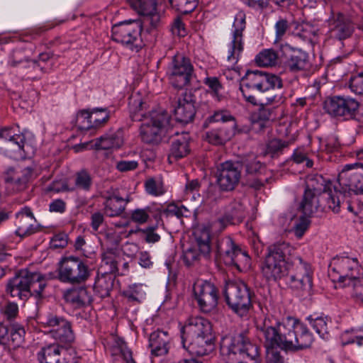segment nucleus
<instances>
[{
    "mask_svg": "<svg viewBox=\"0 0 363 363\" xmlns=\"http://www.w3.org/2000/svg\"><path fill=\"white\" fill-rule=\"evenodd\" d=\"M274 108L262 106L258 111L255 125H257L259 130L264 129L267 123L275 118Z\"/></svg>",
    "mask_w": 363,
    "mask_h": 363,
    "instance_id": "45",
    "label": "nucleus"
},
{
    "mask_svg": "<svg viewBox=\"0 0 363 363\" xmlns=\"http://www.w3.org/2000/svg\"><path fill=\"white\" fill-rule=\"evenodd\" d=\"M103 265L101 268L106 267L107 270L104 272H108L113 274L119 271V266L121 263V257L116 255L113 251H107L103 255Z\"/></svg>",
    "mask_w": 363,
    "mask_h": 363,
    "instance_id": "42",
    "label": "nucleus"
},
{
    "mask_svg": "<svg viewBox=\"0 0 363 363\" xmlns=\"http://www.w3.org/2000/svg\"><path fill=\"white\" fill-rule=\"evenodd\" d=\"M144 288L143 284H134L125 290L123 295L129 301L140 302L145 294Z\"/></svg>",
    "mask_w": 363,
    "mask_h": 363,
    "instance_id": "52",
    "label": "nucleus"
},
{
    "mask_svg": "<svg viewBox=\"0 0 363 363\" xmlns=\"http://www.w3.org/2000/svg\"><path fill=\"white\" fill-rule=\"evenodd\" d=\"M183 347L193 356L209 354L214 350L213 337L182 338Z\"/></svg>",
    "mask_w": 363,
    "mask_h": 363,
    "instance_id": "29",
    "label": "nucleus"
},
{
    "mask_svg": "<svg viewBox=\"0 0 363 363\" xmlns=\"http://www.w3.org/2000/svg\"><path fill=\"white\" fill-rule=\"evenodd\" d=\"M199 0H169L172 6L184 14L193 11L198 5Z\"/></svg>",
    "mask_w": 363,
    "mask_h": 363,
    "instance_id": "51",
    "label": "nucleus"
},
{
    "mask_svg": "<svg viewBox=\"0 0 363 363\" xmlns=\"http://www.w3.org/2000/svg\"><path fill=\"white\" fill-rule=\"evenodd\" d=\"M329 274L339 282H350L363 277V268L359 266L357 258L338 257L333 259L330 264Z\"/></svg>",
    "mask_w": 363,
    "mask_h": 363,
    "instance_id": "15",
    "label": "nucleus"
},
{
    "mask_svg": "<svg viewBox=\"0 0 363 363\" xmlns=\"http://www.w3.org/2000/svg\"><path fill=\"white\" fill-rule=\"evenodd\" d=\"M283 53L284 65L290 72H298L309 67V56L301 49L294 48L286 45L283 48Z\"/></svg>",
    "mask_w": 363,
    "mask_h": 363,
    "instance_id": "26",
    "label": "nucleus"
},
{
    "mask_svg": "<svg viewBox=\"0 0 363 363\" xmlns=\"http://www.w3.org/2000/svg\"><path fill=\"white\" fill-rule=\"evenodd\" d=\"M293 250L286 242H278L268 247L261 266L262 274L267 281H277L288 274L286 262Z\"/></svg>",
    "mask_w": 363,
    "mask_h": 363,
    "instance_id": "5",
    "label": "nucleus"
},
{
    "mask_svg": "<svg viewBox=\"0 0 363 363\" xmlns=\"http://www.w3.org/2000/svg\"><path fill=\"white\" fill-rule=\"evenodd\" d=\"M359 107V102L350 97H329L323 103V108L327 113L333 118L344 121L354 119Z\"/></svg>",
    "mask_w": 363,
    "mask_h": 363,
    "instance_id": "14",
    "label": "nucleus"
},
{
    "mask_svg": "<svg viewBox=\"0 0 363 363\" xmlns=\"http://www.w3.org/2000/svg\"><path fill=\"white\" fill-rule=\"evenodd\" d=\"M162 208L148 206L144 208H135L131 212L130 220L138 224H144L147 222L150 216L152 215L157 223L161 220Z\"/></svg>",
    "mask_w": 363,
    "mask_h": 363,
    "instance_id": "35",
    "label": "nucleus"
},
{
    "mask_svg": "<svg viewBox=\"0 0 363 363\" xmlns=\"http://www.w3.org/2000/svg\"><path fill=\"white\" fill-rule=\"evenodd\" d=\"M194 297L200 310L205 313L214 311L218 301V290L212 283L201 281L193 287Z\"/></svg>",
    "mask_w": 363,
    "mask_h": 363,
    "instance_id": "19",
    "label": "nucleus"
},
{
    "mask_svg": "<svg viewBox=\"0 0 363 363\" xmlns=\"http://www.w3.org/2000/svg\"><path fill=\"white\" fill-rule=\"evenodd\" d=\"M245 14L242 11H239L233 22V40L229 45L227 56L228 67L230 69H234L243 50L242 32L245 28Z\"/></svg>",
    "mask_w": 363,
    "mask_h": 363,
    "instance_id": "21",
    "label": "nucleus"
},
{
    "mask_svg": "<svg viewBox=\"0 0 363 363\" xmlns=\"http://www.w3.org/2000/svg\"><path fill=\"white\" fill-rule=\"evenodd\" d=\"M240 162L242 163V167L245 166L247 174L265 175L268 174L269 172H271L270 171H268L266 167L256 158L245 159Z\"/></svg>",
    "mask_w": 363,
    "mask_h": 363,
    "instance_id": "43",
    "label": "nucleus"
},
{
    "mask_svg": "<svg viewBox=\"0 0 363 363\" xmlns=\"http://www.w3.org/2000/svg\"><path fill=\"white\" fill-rule=\"evenodd\" d=\"M277 53L272 49H266L260 52L255 57V62L259 67H272L277 64Z\"/></svg>",
    "mask_w": 363,
    "mask_h": 363,
    "instance_id": "44",
    "label": "nucleus"
},
{
    "mask_svg": "<svg viewBox=\"0 0 363 363\" xmlns=\"http://www.w3.org/2000/svg\"><path fill=\"white\" fill-rule=\"evenodd\" d=\"M131 6L143 16L140 21L147 28V32L150 33L153 30L160 28L162 23V16L157 9V0H130Z\"/></svg>",
    "mask_w": 363,
    "mask_h": 363,
    "instance_id": "20",
    "label": "nucleus"
},
{
    "mask_svg": "<svg viewBox=\"0 0 363 363\" xmlns=\"http://www.w3.org/2000/svg\"><path fill=\"white\" fill-rule=\"evenodd\" d=\"M65 346L59 344H50L45 347L38 353V359L40 363H57L58 358L61 357L62 348Z\"/></svg>",
    "mask_w": 363,
    "mask_h": 363,
    "instance_id": "40",
    "label": "nucleus"
},
{
    "mask_svg": "<svg viewBox=\"0 0 363 363\" xmlns=\"http://www.w3.org/2000/svg\"><path fill=\"white\" fill-rule=\"evenodd\" d=\"M90 275L89 266L78 257H63L59 262L57 277L62 283L81 284L84 283Z\"/></svg>",
    "mask_w": 363,
    "mask_h": 363,
    "instance_id": "12",
    "label": "nucleus"
},
{
    "mask_svg": "<svg viewBox=\"0 0 363 363\" xmlns=\"http://www.w3.org/2000/svg\"><path fill=\"white\" fill-rule=\"evenodd\" d=\"M224 296L228 306L240 316L245 315L252 306L250 289L243 281H227Z\"/></svg>",
    "mask_w": 363,
    "mask_h": 363,
    "instance_id": "11",
    "label": "nucleus"
},
{
    "mask_svg": "<svg viewBox=\"0 0 363 363\" xmlns=\"http://www.w3.org/2000/svg\"><path fill=\"white\" fill-rule=\"evenodd\" d=\"M147 28L150 26L138 20L120 22L112 27V39L138 51L143 35L148 33Z\"/></svg>",
    "mask_w": 363,
    "mask_h": 363,
    "instance_id": "10",
    "label": "nucleus"
},
{
    "mask_svg": "<svg viewBox=\"0 0 363 363\" xmlns=\"http://www.w3.org/2000/svg\"><path fill=\"white\" fill-rule=\"evenodd\" d=\"M115 281V276L108 272L98 274L96 279L94 290L101 298L108 297L112 291Z\"/></svg>",
    "mask_w": 363,
    "mask_h": 363,
    "instance_id": "34",
    "label": "nucleus"
},
{
    "mask_svg": "<svg viewBox=\"0 0 363 363\" xmlns=\"http://www.w3.org/2000/svg\"><path fill=\"white\" fill-rule=\"evenodd\" d=\"M65 322H69L67 319L57 314L49 313L43 318L42 323L45 328H49V333L52 336L55 334V331L61 329V323Z\"/></svg>",
    "mask_w": 363,
    "mask_h": 363,
    "instance_id": "47",
    "label": "nucleus"
},
{
    "mask_svg": "<svg viewBox=\"0 0 363 363\" xmlns=\"http://www.w3.org/2000/svg\"><path fill=\"white\" fill-rule=\"evenodd\" d=\"M220 352L236 363H256L259 347L242 332L228 334L221 338Z\"/></svg>",
    "mask_w": 363,
    "mask_h": 363,
    "instance_id": "3",
    "label": "nucleus"
},
{
    "mask_svg": "<svg viewBox=\"0 0 363 363\" xmlns=\"http://www.w3.org/2000/svg\"><path fill=\"white\" fill-rule=\"evenodd\" d=\"M306 191H311L314 194L325 196L327 204L330 209L334 213L340 211V198L339 196H335L326 190V185L325 184L324 178L321 175H314L308 177L306 184Z\"/></svg>",
    "mask_w": 363,
    "mask_h": 363,
    "instance_id": "25",
    "label": "nucleus"
},
{
    "mask_svg": "<svg viewBox=\"0 0 363 363\" xmlns=\"http://www.w3.org/2000/svg\"><path fill=\"white\" fill-rule=\"evenodd\" d=\"M350 88L356 94L363 95V72L350 78Z\"/></svg>",
    "mask_w": 363,
    "mask_h": 363,
    "instance_id": "64",
    "label": "nucleus"
},
{
    "mask_svg": "<svg viewBox=\"0 0 363 363\" xmlns=\"http://www.w3.org/2000/svg\"><path fill=\"white\" fill-rule=\"evenodd\" d=\"M289 144V142L279 139H272L267 145L266 152L272 157H274L281 153L284 148L288 147Z\"/></svg>",
    "mask_w": 363,
    "mask_h": 363,
    "instance_id": "54",
    "label": "nucleus"
},
{
    "mask_svg": "<svg viewBox=\"0 0 363 363\" xmlns=\"http://www.w3.org/2000/svg\"><path fill=\"white\" fill-rule=\"evenodd\" d=\"M64 298L76 308L82 307L91 302V297L85 287L71 288L64 292Z\"/></svg>",
    "mask_w": 363,
    "mask_h": 363,
    "instance_id": "33",
    "label": "nucleus"
},
{
    "mask_svg": "<svg viewBox=\"0 0 363 363\" xmlns=\"http://www.w3.org/2000/svg\"><path fill=\"white\" fill-rule=\"evenodd\" d=\"M297 30L305 33V42L311 43L313 37L317 35L318 29L308 22H303L298 26Z\"/></svg>",
    "mask_w": 363,
    "mask_h": 363,
    "instance_id": "61",
    "label": "nucleus"
},
{
    "mask_svg": "<svg viewBox=\"0 0 363 363\" xmlns=\"http://www.w3.org/2000/svg\"><path fill=\"white\" fill-rule=\"evenodd\" d=\"M213 337L211 322L201 316L189 318L181 328V338Z\"/></svg>",
    "mask_w": 363,
    "mask_h": 363,
    "instance_id": "24",
    "label": "nucleus"
},
{
    "mask_svg": "<svg viewBox=\"0 0 363 363\" xmlns=\"http://www.w3.org/2000/svg\"><path fill=\"white\" fill-rule=\"evenodd\" d=\"M61 329L55 331L52 337L57 341L56 344L70 347V345L74 340V334L72 329L70 322L61 323Z\"/></svg>",
    "mask_w": 363,
    "mask_h": 363,
    "instance_id": "38",
    "label": "nucleus"
},
{
    "mask_svg": "<svg viewBox=\"0 0 363 363\" xmlns=\"http://www.w3.org/2000/svg\"><path fill=\"white\" fill-rule=\"evenodd\" d=\"M328 26L330 38L339 40L350 37L354 28L351 20L340 13L333 15L328 21Z\"/></svg>",
    "mask_w": 363,
    "mask_h": 363,
    "instance_id": "27",
    "label": "nucleus"
},
{
    "mask_svg": "<svg viewBox=\"0 0 363 363\" xmlns=\"http://www.w3.org/2000/svg\"><path fill=\"white\" fill-rule=\"evenodd\" d=\"M205 84L211 90L214 96L220 101L222 98L220 91L223 86L217 77H207L205 79Z\"/></svg>",
    "mask_w": 363,
    "mask_h": 363,
    "instance_id": "63",
    "label": "nucleus"
},
{
    "mask_svg": "<svg viewBox=\"0 0 363 363\" xmlns=\"http://www.w3.org/2000/svg\"><path fill=\"white\" fill-rule=\"evenodd\" d=\"M26 50L17 49L13 51L9 64L11 67L18 68V74L23 79H35L38 74L44 72L38 61L30 60Z\"/></svg>",
    "mask_w": 363,
    "mask_h": 363,
    "instance_id": "17",
    "label": "nucleus"
},
{
    "mask_svg": "<svg viewBox=\"0 0 363 363\" xmlns=\"http://www.w3.org/2000/svg\"><path fill=\"white\" fill-rule=\"evenodd\" d=\"M307 216H301L294 224L293 232L297 238H301L310 225V220Z\"/></svg>",
    "mask_w": 363,
    "mask_h": 363,
    "instance_id": "60",
    "label": "nucleus"
},
{
    "mask_svg": "<svg viewBox=\"0 0 363 363\" xmlns=\"http://www.w3.org/2000/svg\"><path fill=\"white\" fill-rule=\"evenodd\" d=\"M33 174V168L26 167L21 171L10 169L7 172L5 182L16 189V191L23 190L26 183Z\"/></svg>",
    "mask_w": 363,
    "mask_h": 363,
    "instance_id": "32",
    "label": "nucleus"
},
{
    "mask_svg": "<svg viewBox=\"0 0 363 363\" xmlns=\"http://www.w3.org/2000/svg\"><path fill=\"white\" fill-rule=\"evenodd\" d=\"M157 225L149 226L144 229H138L143 234L144 240L148 243H155L160 240V235L157 232Z\"/></svg>",
    "mask_w": 363,
    "mask_h": 363,
    "instance_id": "59",
    "label": "nucleus"
},
{
    "mask_svg": "<svg viewBox=\"0 0 363 363\" xmlns=\"http://www.w3.org/2000/svg\"><path fill=\"white\" fill-rule=\"evenodd\" d=\"M0 149L15 160L31 156L35 149L26 140L23 133H16L13 127L0 128Z\"/></svg>",
    "mask_w": 363,
    "mask_h": 363,
    "instance_id": "6",
    "label": "nucleus"
},
{
    "mask_svg": "<svg viewBox=\"0 0 363 363\" xmlns=\"http://www.w3.org/2000/svg\"><path fill=\"white\" fill-rule=\"evenodd\" d=\"M17 229L16 234L21 238L29 236L35 233L38 228L34 224L35 220L30 216H24L23 213L17 214Z\"/></svg>",
    "mask_w": 363,
    "mask_h": 363,
    "instance_id": "37",
    "label": "nucleus"
},
{
    "mask_svg": "<svg viewBox=\"0 0 363 363\" xmlns=\"http://www.w3.org/2000/svg\"><path fill=\"white\" fill-rule=\"evenodd\" d=\"M75 185L78 189L89 190L91 185V178L85 170H81L76 174Z\"/></svg>",
    "mask_w": 363,
    "mask_h": 363,
    "instance_id": "56",
    "label": "nucleus"
},
{
    "mask_svg": "<svg viewBox=\"0 0 363 363\" xmlns=\"http://www.w3.org/2000/svg\"><path fill=\"white\" fill-rule=\"evenodd\" d=\"M347 285L351 288V297L357 303L363 304V277L354 279L347 282Z\"/></svg>",
    "mask_w": 363,
    "mask_h": 363,
    "instance_id": "50",
    "label": "nucleus"
},
{
    "mask_svg": "<svg viewBox=\"0 0 363 363\" xmlns=\"http://www.w3.org/2000/svg\"><path fill=\"white\" fill-rule=\"evenodd\" d=\"M111 354L113 356H121L125 363H136L133 358L132 352L129 350L123 340H118L112 347Z\"/></svg>",
    "mask_w": 363,
    "mask_h": 363,
    "instance_id": "48",
    "label": "nucleus"
},
{
    "mask_svg": "<svg viewBox=\"0 0 363 363\" xmlns=\"http://www.w3.org/2000/svg\"><path fill=\"white\" fill-rule=\"evenodd\" d=\"M145 187L147 193L152 196H160L164 192L162 182H157L153 178L145 181Z\"/></svg>",
    "mask_w": 363,
    "mask_h": 363,
    "instance_id": "57",
    "label": "nucleus"
},
{
    "mask_svg": "<svg viewBox=\"0 0 363 363\" xmlns=\"http://www.w3.org/2000/svg\"><path fill=\"white\" fill-rule=\"evenodd\" d=\"M123 143L120 133L110 135L101 136L95 140L84 142L74 146L76 152H81L85 149L95 148L96 150H108L120 147Z\"/></svg>",
    "mask_w": 363,
    "mask_h": 363,
    "instance_id": "28",
    "label": "nucleus"
},
{
    "mask_svg": "<svg viewBox=\"0 0 363 363\" xmlns=\"http://www.w3.org/2000/svg\"><path fill=\"white\" fill-rule=\"evenodd\" d=\"M242 163L240 161H225L217 166L216 183L223 191L233 190L241 177Z\"/></svg>",
    "mask_w": 363,
    "mask_h": 363,
    "instance_id": "16",
    "label": "nucleus"
},
{
    "mask_svg": "<svg viewBox=\"0 0 363 363\" xmlns=\"http://www.w3.org/2000/svg\"><path fill=\"white\" fill-rule=\"evenodd\" d=\"M283 84L281 78L275 74L255 70L248 71L242 78L240 90L245 100L257 104V95L270 90L278 89L276 94L267 97V104H274L277 106L284 102V96L281 91Z\"/></svg>",
    "mask_w": 363,
    "mask_h": 363,
    "instance_id": "2",
    "label": "nucleus"
},
{
    "mask_svg": "<svg viewBox=\"0 0 363 363\" xmlns=\"http://www.w3.org/2000/svg\"><path fill=\"white\" fill-rule=\"evenodd\" d=\"M91 112L82 110L77 113V124L80 130H88L93 128L91 123Z\"/></svg>",
    "mask_w": 363,
    "mask_h": 363,
    "instance_id": "55",
    "label": "nucleus"
},
{
    "mask_svg": "<svg viewBox=\"0 0 363 363\" xmlns=\"http://www.w3.org/2000/svg\"><path fill=\"white\" fill-rule=\"evenodd\" d=\"M91 123L93 128L100 127L101 125L107 122L109 118V113L106 109L95 108L91 111Z\"/></svg>",
    "mask_w": 363,
    "mask_h": 363,
    "instance_id": "53",
    "label": "nucleus"
},
{
    "mask_svg": "<svg viewBox=\"0 0 363 363\" xmlns=\"http://www.w3.org/2000/svg\"><path fill=\"white\" fill-rule=\"evenodd\" d=\"M216 248L220 257L226 265L235 267L240 272L250 269V257L230 237L226 236L218 240Z\"/></svg>",
    "mask_w": 363,
    "mask_h": 363,
    "instance_id": "9",
    "label": "nucleus"
},
{
    "mask_svg": "<svg viewBox=\"0 0 363 363\" xmlns=\"http://www.w3.org/2000/svg\"><path fill=\"white\" fill-rule=\"evenodd\" d=\"M25 333V330L21 325L17 323H12L6 348L14 350L19 347L23 342Z\"/></svg>",
    "mask_w": 363,
    "mask_h": 363,
    "instance_id": "41",
    "label": "nucleus"
},
{
    "mask_svg": "<svg viewBox=\"0 0 363 363\" xmlns=\"http://www.w3.org/2000/svg\"><path fill=\"white\" fill-rule=\"evenodd\" d=\"M225 213L229 215L237 224L241 223L246 215L243 204L237 201L230 204Z\"/></svg>",
    "mask_w": 363,
    "mask_h": 363,
    "instance_id": "49",
    "label": "nucleus"
},
{
    "mask_svg": "<svg viewBox=\"0 0 363 363\" xmlns=\"http://www.w3.org/2000/svg\"><path fill=\"white\" fill-rule=\"evenodd\" d=\"M196 245L199 252L196 247H189L183 252L182 259L184 264L190 267L199 260L201 255L207 256L211 252V235L210 230L206 227L197 228L194 233Z\"/></svg>",
    "mask_w": 363,
    "mask_h": 363,
    "instance_id": "18",
    "label": "nucleus"
},
{
    "mask_svg": "<svg viewBox=\"0 0 363 363\" xmlns=\"http://www.w3.org/2000/svg\"><path fill=\"white\" fill-rule=\"evenodd\" d=\"M169 116L164 111H152L145 116L140 128L141 140L147 144L157 145L165 133Z\"/></svg>",
    "mask_w": 363,
    "mask_h": 363,
    "instance_id": "8",
    "label": "nucleus"
},
{
    "mask_svg": "<svg viewBox=\"0 0 363 363\" xmlns=\"http://www.w3.org/2000/svg\"><path fill=\"white\" fill-rule=\"evenodd\" d=\"M196 99L191 91H184L172 101L173 112L177 121L182 123L191 122L196 114Z\"/></svg>",
    "mask_w": 363,
    "mask_h": 363,
    "instance_id": "23",
    "label": "nucleus"
},
{
    "mask_svg": "<svg viewBox=\"0 0 363 363\" xmlns=\"http://www.w3.org/2000/svg\"><path fill=\"white\" fill-rule=\"evenodd\" d=\"M235 127L236 123L233 121L230 123H220L216 128L225 143L234 135Z\"/></svg>",
    "mask_w": 363,
    "mask_h": 363,
    "instance_id": "58",
    "label": "nucleus"
},
{
    "mask_svg": "<svg viewBox=\"0 0 363 363\" xmlns=\"http://www.w3.org/2000/svg\"><path fill=\"white\" fill-rule=\"evenodd\" d=\"M310 325L315 332L323 338L325 337L329 333V323L330 320L327 317H317L313 318L311 315L308 318Z\"/></svg>",
    "mask_w": 363,
    "mask_h": 363,
    "instance_id": "46",
    "label": "nucleus"
},
{
    "mask_svg": "<svg viewBox=\"0 0 363 363\" xmlns=\"http://www.w3.org/2000/svg\"><path fill=\"white\" fill-rule=\"evenodd\" d=\"M45 286V280L41 274L24 269L9 281L6 291L12 297L25 301L31 296L41 297Z\"/></svg>",
    "mask_w": 363,
    "mask_h": 363,
    "instance_id": "4",
    "label": "nucleus"
},
{
    "mask_svg": "<svg viewBox=\"0 0 363 363\" xmlns=\"http://www.w3.org/2000/svg\"><path fill=\"white\" fill-rule=\"evenodd\" d=\"M335 191L346 198L352 193L363 194V164L356 162L344 166L337 177Z\"/></svg>",
    "mask_w": 363,
    "mask_h": 363,
    "instance_id": "7",
    "label": "nucleus"
},
{
    "mask_svg": "<svg viewBox=\"0 0 363 363\" xmlns=\"http://www.w3.org/2000/svg\"><path fill=\"white\" fill-rule=\"evenodd\" d=\"M148 347L152 356L165 355L171 347V337L166 331H154L150 335Z\"/></svg>",
    "mask_w": 363,
    "mask_h": 363,
    "instance_id": "30",
    "label": "nucleus"
},
{
    "mask_svg": "<svg viewBox=\"0 0 363 363\" xmlns=\"http://www.w3.org/2000/svg\"><path fill=\"white\" fill-rule=\"evenodd\" d=\"M190 152L189 137L186 133H182L172 140L168 160L170 163L186 157Z\"/></svg>",
    "mask_w": 363,
    "mask_h": 363,
    "instance_id": "31",
    "label": "nucleus"
},
{
    "mask_svg": "<svg viewBox=\"0 0 363 363\" xmlns=\"http://www.w3.org/2000/svg\"><path fill=\"white\" fill-rule=\"evenodd\" d=\"M257 329L267 348L297 351L309 347L313 341L306 325L292 317L281 323L273 316L265 317L257 322Z\"/></svg>",
    "mask_w": 363,
    "mask_h": 363,
    "instance_id": "1",
    "label": "nucleus"
},
{
    "mask_svg": "<svg viewBox=\"0 0 363 363\" xmlns=\"http://www.w3.org/2000/svg\"><path fill=\"white\" fill-rule=\"evenodd\" d=\"M293 268L288 270L290 287L301 295L309 294L312 289V270L310 265L300 257H296L291 261Z\"/></svg>",
    "mask_w": 363,
    "mask_h": 363,
    "instance_id": "13",
    "label": "nucleus"
},
{
    "mask_svg": "<svg viewBox=\"0 0 363 363\" xmlns=\"http://www.w3.org/2000/svg\"><path fill=\"white\" fill-rule=\"evenodd\" d=\"M188 212V209L184 206H178L174 203H170L166 208L162 210V213L167 216H174L177 218H182L184 216H186V213Z\"/></svg>",
    "mask_w": 363,
    "mask_h": 363,
    "instance_id": "62",
    "label": "nucleus"
},
{
    "mask_svg": "<svg viewBox=\"0 0 363 363\" xmlns=\"http://www.w3.org/2000/svg\"><path fill=\"white\" fill-rule=\"evenodd\" d=\"M192 73L193 66L189 59L182 55H176L172 60L170 69V77L173 86L181 89L188 85Z\"/></svg>",
    "mask_w": 363,
    "mask_h": 363,
    "instance_id": "22",
    "label": "nucleus"
},
{
    "mask_svg": "<svg viewBox=\"0 0 363 363\" xmlns=\"http://www.w3.org/2000/svg\"><path fill=\"white\" fill-rule=\"evenodd\" d=\"M127 203L128 201H125L122 197H110L106 201L104 213L109 217L119 216L124 211Z\"/></svg>",
    "mask_w": 363,
    "mask_h": 363,
    "instance_id": "39",
    "label": "nucleus"
},
{
    "mask_svg": "<svg viewBox=\"0 0 363 363\" xmlns=\"http://www.w3.org/2000/svg\"><path fill=\"white\" fill-rule=\"evenodd\" d=\"M320 196L311 191H304L299 209L305 216L310 217L313 213L318 212L320 207L319 204V197Z\"/></svg>",
    "mask_w": 363,
    "mask_h": 363,
    "instance_id": "36",
    "label": "nucleus"
}]
</instances>
